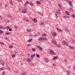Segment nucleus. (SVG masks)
Masks as SVG:
<instances>
[{
    "label": "nucleus",
    "instance_id": "nucleus-56",
    "mask_svg": "<svg viewBox=\"0 0 75 75\" xmlns=\"http://www.w3.org/2000/svg\"><path fill=\"white\" fill-rule=\"evenodd\" d=\"M40 1L42 2V3H44V1H43V0H40Z\"/></svg>",
    "mask_w": 75,
    "mask_h": 75
},
{
    "label": "nucleus",
    "instance_id": "nucleus-23",
    "mask_svg": "<svg viewBox=\"0 0 75 75\" xmlns=\"http://www.w3.org/2000/svg\"><path fill=\"white\" fill-rule=\"evenodd\" d=\"M5 21L6 23H9V20H8V19L5 20Z\"/></svg>",
    "mask_w": 75,
    "mask_h": 75
},
{
    "label": "nucleus",
    "instance_id": "nucleus-44",
    "mask_svg": "<svg viewBox=\"0 0 75 75\" xmlns=\"http://www.w3.org/2000/svg\"><path fill=\"white\" fill-rule=\"evenodd\" d=\"M55 17H56V18H58V16H57V14H55Z\"/></svg>",
    "mask_w": 75,
    "mask_h": 75
},
{
    "label": "nucleus",
    "instance_id": "nucleus-64",
    "mask_svg": "<svg viewBox=\"0 0 75 75\" xmlns=\"http://www.w3.org/2000/svg\"><path fill=\"white\" fill-rule=\"evenodd\" d=\"M33 56L34 57H35V54H33Z\"/></svg>",
    "mask_w": 75,
    "mask_h": 75
},
{
    "label": "nucleus",
    "instance_id": "nucleus-16",
    "mask_svg": "<svg viewBox=\"0 0 75 75\" xmlns=\"http://www.w3.org/2000/svg\"><path fill=\"white\" fill-rule=\"evenodd\" d=\"M71 42V44H74L75 43V40H72Z\"/></svg>",
    "mask_w": 75,
    "mask_h": 75
},
{
    "label": "nucleus",
    "instance_id": "nucleus-49",
    "mask_svg": "<svg viewBox=\"0 0 75 75\" xmlns=\"http://www.w3.org/2000/svg\"><path fill=\"white\" fill-rule=\"evenodd\" d=\"M27 46L28 47H30V46H31V44H29L27 45Z\"/></svg>",
    "mask_w": 75,
    "mask_h": 75
},
{
    "label": "nucleus",
    "instance_id": "nucleus-2",
    "mask_svg": "<svg viewBox=\"0 0 75 75\" xmlns=\"http://www.w3.org/2000/svg\"><path fill=\"white\" fill-rule=\"evenodd\" d=\"M51 41L52 42H53V44H54V45H55L56 44H57V42H56V41H55V40L54 39H51Z\"/></svg>",
    "mask_w": 75,
    "mask_h": 75
},
{
    "label": "nucleus",
    "instance_id": "nucleus-13",
    "mask_svg": "<svg viewBox=\"0 0 75 75\" xmlns=\"http://www.w3.org/2000/svg\"><path fill=\"white\" fill-rule=\"evenodd\" d=\"M69 48L70 49H71L72 50H73V49H74L75 48V47L74 46H70L69 47Z\"/></svg>",
    "mask_w": 75,
    "mask_h": 75
},
{
    "label": "nucleus",
    "instance_id": "nucleus-9",
    "mask_svg": "<svg viewBox=\"0 0 75 75\" xmlns=\"http://www.w3.org/2000/svg\"><path fill=\"white\" fill-rule=\"evenodd\" d=\"M38 41H42L43 40V37H40L38 39Z\"/></svg>",
    "mask_w": 75,
    "mask_h": 75
},
{
    "label": "nucleus",
    "instance_id": "nucleus-55",
    "mask_svg": "<svg viewBox=\"0 0 75 75\" xmlns=\"http://www.w3.org/2000/svg\"><path fill=\"white\" fill-rule=\"evenodd\" d=\"M4 39H5V40H8V38L5 37L4 38Z\"/></svg>",
    "mask_w": 75,
    "mask_h": 75
},
{
    "label": "nucleus",
    "instance_id": "nucleus-12",
    "mask_svg": "<svg viewBox=\"0 0 75 75\" xmlns=\"http://www.w3.org/2000/svg\"><path fill=\"white\" fill-rule=\"evenodd\" d=\"M66 72L67 75H70V74H71V72H70V71L69 70L67 71H66Z\"/></svg>",
    "mask_w": 75,
    "mask_h": 75
},
{
    "label": "nucleus",
    "instance_id": "nucleus-27",
    "mask_svg": "<svg viewBox=\"0 0 75 75\" xmlns=\"http://www.w3.org/2000/svg\"><path fill=\"white\" fill-rule=\"evenodd\" d=\"M9 1H10V4H11L12 5H13V2L11 1V0H10Z\"/></svg>",
    "mask_w": 75,
    "mask_h": 75
},
{
    "label": "nucleus",
    "instance_id": "nucleus-17",
    "mask_svg": "<svg viewBox=\"0 0 75 75\" xmlns=\"http://www.w3.org/2000/svg\"><path fill=\"white\" fill-rule=\"evenodd\" d=\"M33 39H29L27 41V42H30Z\"/></svg>",
    "mask_w": 75,
    "mask_h": 75
},
{
    "label": "nucleus",
    "instance_id": "nucleus-43",
    "mask_svg": "<svg viewBox=\"0 0 75 75\" xmlns=\"http://www.w3.org/2000/svg\"><path fill=\"white\" fill-rule=\"evenodd\" d=\"M58 6L59 7H61V5L59 4H58Z\"/></svg>",
    "mask_w": 75,
    "mask_h": 75
},
{
    "label": "nucleus",
    "instance_id": "nucleus-21",
    "mask_svg": "<svg viewBox=\"0 0 75 75\" xmlns=\"http://www.w3.org/2000/svg\"><path fill=\"white\" fill-rule=\"evenodd\" d=\"M65 31H68L69 32V30L67 28H65Z\"/></svg>",
    "mask_w": 75,
    "mask_h": 75
},
{
    "label": "nucleus",
    "instance_id": "nucleus-46",
    "mask_svg": "<svg viewBox=\"0 0 75 75\" xmlns=\"http://www.w3.org/2000/svg\"><path fill=\"white\" fill-rule=\"evenodd\" d=\"M2 75H5V72L4 71H3L2 73Z\"/></svg>",
    "mask_w": 75,
    "mask_h": 75
},
{
    "label": "nucleus",
    "instance_id": "nucleus-48",
    "mask_svg": "<svg viewBox=\"0 0 75 75\" xmlns=\"http://www.w3.org/2000/svg\"><path fill=\"white\" fill-rule=\"evenodd\" d=\"M27 4L25 2V4H24V6H25H25H27Z\"/></svg>",
    "mask_w": 75,
    "mask_h": 75
},
{
    "label": "nucleus",
    "instance_id": "nucleus-50",
    "mask_svg": "<svg viewBox=\"0 0 75 75\" xmlns=\"http://www.w3.org/2000/svg\"><path fill=\"white\" fill-rule=\"evenodd\" d=\"M2 65H3V66H4V62L3 63H1Z\"/></svg>",
    "mask_w": 75,
    "mask_h": 75
},
{
    "label": "nucleus",
    "instance_id": "nucleus-25",
    "mask_svg": "<svg viewBox=\"0 0 75 75\" xmlns=\"http://www.w3.org/2000/svg\"><path fill=\"white\" fill-rule=\"evenodd\" d=\"M65 13L66 14L69 15V12H68V11H66Z\"/></svg>",
    "mask_w": 75,
    "mask_h": 75
},
{
    "label": "nucleus",
    "instance_id": "nucleus-61",
    "mask_svg": "<svg viewBox=\"0 0 75 75\" xmlns=\"http://www.w3.org/2000/svg\"><path fill=\"white\" fill-rule=\"evenodd\" d=\"M67 59H64V61L65 62H66V61H67Z\"/></svg>",
    "mask_w": 75,
    "mask_h": 75
},
{
    "label": "nucleus",
    "instance_id": "nucleus-1",
    "mask_svg": "<svg viewBox=\"0 0 75 75\" xmlns=\"http://www.w3.org/2000/svg\"><path fill=\"white\" fill-rule=\"evenodd\" d=\"M7 16L8 18H11L12 20H14V18H13V17L10 15L7 14Z\"/></svg>",
    "mask_w": 75,
    "mask_h": 75
},
{
    "label": "nucleus",
    "instance_id": "nucleus-8",
    "mask_svg": "<svg viewBox=\"0 0 75 75\" xmlns=\"http://www.w3.org/2000/svg\"><path fill=\"white\" fill-rule=\"evenodd\" d=\"M68 2L69 3V4L70 6H72V1H68Z\"/></svg>",
    "mask_w": 75,
    "mask_h": 75
},
{
    "label": "nucleus",
    "instance_id": "nucleus-34",
    "mask_svg": "<svg viewBox=\"0 0 75 75\" xmlns=\"http://www.w3.org/2000/svg\"><path fill=\"white\" fill-rule=\"evenodd\" d=\"M12 57H13V58H14L15 57H16V55H15L14 54H12Z\"/></svg>",
    "mask_w": 75,
    "mask_h": 75
},
{
    "label": "nucleus",
    "instance_id": "nucleus-59",
    "mask_svg": "<svg viewBox=\"0 0 75 75\" xmlns=\"http://www.w3.org/2000/svg\"><path fill=\"white\" fill-rule=\"evenodd\" d=\"M18 2H20V1H21V0H16Z\"/></svg>",
    "mask_w": 75,
    "mask_h": 75
},
{
    "label": "nucleus",
    "instance_id": "nucleus-52",
    "mask_svg": "<svg viewBox=\"0 0 75 75\" xmlns=\"http://www.w3.org/2000/svg\"><path fill=\"white\" fill-rule=\"evenodd\" d=\"M36 56L38 58H39V56L38 54H36Z\"/></svg>",
    "mask_w": 75,
    "mask_h": 75
},
{
    "label": "nucleus",
    "instance_id": "nucleus-41",
    "mask_svg": "<svg viewBox=\"0 0 75 75\" xmlns=\"http://www.w3.org/2000/svg\"><path fill=\"white\" fill-rule=\"evenodd\" d=\"M25 3L27 4H29L30 3V2H29L28 1H26Z\"/></svg>",
    "mask_w": 75,
    "mask_h": 75
},
{
    "label": "nucleus",
    "instance_id": "nucleus-51",
    "mask_svg": "<svg viewBox=\"0 0 75 75\" xmlns=\"http://www.w3.org/2000/svg\"><path fill=\"white\" fill-rule=\"evenodd\" d=\"M14 28H15L17 29L18 28V27L17 26V25H16L14 26Z\"/></svg>",
    "mask_w": 75,
    "mask_h": 75
},
{
    "label": "nucleus",
    "instance_id": "nucleus-35",
    "mask_svg": "<svg viewBox=\"0 0 75 75\" xmlns=\"http://www.w3.org/2000/svg\"><path fill=\"white\" fill-rule=\"evenodd\" d=\"M43 40H44L45 41H47V38H43Z\"/></svg>",
    "mask_w": 75,
    "mask_h": 75
},
{
    "label": "nucleus",
    "instance_id": "nucleus-14",
    "mask_svg": "<svg viewBox=\"0 0 75 75\" xmlns=\"http://www.w3.org/2000/svg\"><path fill=\"white\" fill-rule=\"evenodd\" d=\"M33 21L34 23H37V19L34 18L33 20Z\"/></svg>",
    "mask_w": 75,
    "mask_h": 75
},
{
    "label": "nucleus",
    "instance_id": "nucleus-6",
    "mask_svg": "<svg viewBox=\"0 0 75 75\" xmlns=\"http://www.w3.org/2000/svg\"><path fill=\"white\" fill-rule=\"evenodd\" d=\"M56 29H57V31L58 32H60V33H62V30H61V29H59L58 28H56Z\"/></svg>",
    "mask_w": 75,
    "mask_h": 75
},
{
    "label": "nucleus",
    "instance_id": "nucleus-11",
    "mask_svg": "<svg viewBox=\"0 0 75 75\" xmlns=\"http://www.w3.org/2000/svg\"><path fill=\"white\" fill-rule=\"evenodd\" d=\"M34 31L33 29H31L30 30V29H27V30L28 32H31V31Z\"/></svg>",
    "mask_w": 75,
    "mask_h": 75
},
{
    "label": "nucleus",
    "instance_id": "nucleus-32",
    "mask_svg": "<svg viewBox=\"0 0 75 75\" xmlns=\"http://www.w3.org/2000/svg\"><path fill=\"white\" fill-rule=\"evenodd\" d=\"M36 3L37 4H40V2L38 1H36Z\"/></svg>",
    "mask_w": 75,
    "mask_h": 75
},
{
    "label": "nucleus",
    "instance_id": "nucleus-54",
    "mask_svg": "<svg viewBox=\"0 0 75 75\" xmlns=\"http://www.w3.org/2000/svg\"><path fill=\"white\" fill-rule=\"evenodd\" d=\"M0 62L1 63H1H3L4 62H3V61H2V60H1L0 61Z\"/></svg>",
    "mask_w": 75,
    "mask_h": 75
},
{
    "label": "nucleus",
    "instance_id": "nucleus-40",
    "mask_svg": "<svg viewBox=\"0 0 75 75\" xmlns=\"http://www.w3.org/2000/svg\"><path fill=\"white\" fill-rule=\"evenodd\" d=\"M69 10L70 11H72V8H70L69 9Z\"/></svg>",
    "mask_w": 75,
    "mask_h": 75
},
{
    "label": "nucleus",
    "instance_id": "nucleus-7",
    "mask_svg": "<svg viewBox=\"0 0 75 75\" xmlns=\"http://www.w3.org/2000/svg\"><path fill=\"white\" fill-rule=\"evenodd\" d=\"M22 12L23 14H25L26 13V12H27V11L26 10V9H24L22 10Z\"/></svg>",
    "mask_w": 75,
    "mask_h": 75
},
{
    "label": "nucleus",
    "instance_id": "nucleus-10",
    "mask_svg": "<svg viewBox=\"0 0 75 75\" xmlns=\"http://www.w3.org/2000/svg\"><path fill=\"white\" fill-rule=\"evenodd\" d=\"M11 34V33L7 31L5 33L6 35H10Z\"/></svg>",
    "mask_w": 75,
    "mask_h": 75
},
{
    "label": "nucleus",
    "instance_id": "nucleus-31",
    "mask_svg": "<svg viewBox=\"0 0 75 75\" xmlns=\"http://www.w3.org/2000/svg\"><path fill=\"white\" fill-rule=\"evenodd\" d=\"M1 29H2V30H5L6 29V28L4 26H2V28Z\"/></svg>",
    "mask_w": 75,
    "mask_h": 75
},
{
    "label": "nucleus",
    "instance_id": "nucleus-26",
    "mask_svg": "<svg viewBox=\"0 0 75 75\" xmlns=\"http://www.w3.org/2000/svg\"><path fill=\"white\" fill-rule=\"evenodd\" d=\"M40 25L43 26L44 25V22H42L40 24Z\"/></svg>",
    "mask_w": 75,
    "mask_h": 75
},
{
    "label": "nucleus",
    "instance_id": "nucleus-22",
    "mask_svg": "<svg viewBox=\"0 0 75 75\" xmlns=\"http://www.w3.org/2000/svg\"><path fill=\"white\" fill-rule=\"evenodd\" d=\"M24 21L25 22H28V20L27 19H24Z\"/></svg>",
    "mask_w": 75,
    "mask_h": 75
},
{
    "label": "nucleus",
    "instance_id": "nucleus-62",
    "mask_svg": "<svg viewBox=\"0 0 75 75\" xmlns=\"http://www.w3.org/2000/svg\"><path fill=\"white\" fill-rule=\"evenodd\" d=\"M38 13H39V14H41V12L40 11H39L38 12Z\"/></svg>",
    "mask_w": 75,
    "mask_h": 75
},
{
    "label": "nucleus",
    "instance_id": "nucleus-20",
    "mask_svg": "<svg viewBox=\"0 0 75 75\" xmlns=\"http://www.w3.org/2000/svg\"><path fill=\"white\" fill-rule=\"evenodd\" d=\"M45 62H48V59L47 58H45Z\"/></svg>",
    "mask_w": 75,
    "mask_h": 75
},
{
    "label": "nucleus",
    "instance_id": "nucleus-24",
    "mask_svg": "<svg viewBox=\"0 0 75 75\" xmlns=\"http://www.w3.org/2000/svg\"><path fill=\"white\" fill-rule=\"evenodd\" d=\"M63 17L64 18H69V17H68V16H63Z\"/></svg>",
    "mask_w": 75,
    "mask_h": 75
},
{
    "label": "nucleus",
    "instance_id": "nucleus-53",
    "mask_svg": "<svg viewBox=\"0 0 75 75\" xmlns=\"http://www.w3.org/2000/svg\"><path fill=\"white\" fill-rule=\"evenodd\" d=\"M13 48V46L11 45H10L9 46V48Z\"/></svg>",
    "mask_w": 75,
    "mask_h": 75
},
{
    "label": "nucleus",
    "instance_id": "nucleus-57",
    "mask_svg": "<svg viewBox=\"0 0 75 75\" xmlns=\"http://www.w3.org/2000/svg\"><path fill=\"white\" fill-rule=\"evenodd\" d=\"M9 31H12V29H11V28L9 29Z\"/></svg>",
    "mask_w": 75,
    "mask_h": 75
},
{
    "label": "nucleus",
    "instance_id": "nucleus-15",
    "mask_svg": "<svg viewBox=\"0 0 75 75\" xmlns=\"http://www.w3.org/2000/svg\"><path fill=\"white\" fill-rule=\"evenodd\" d=\"M52 34L53 36H56L57 35V34L55 33H52Z\"/></svg>",
    "mask_w": 75,
    "mask_h": 75
},
{
    "label": "nucleus",
    "instance_id": "nucleus-58",
    "mask_svg": "<svg viewBox=\"0 0 75 75\" xmlns=\"http://www.w3.org/2000/svg\"><path fill=\"white\" fill-rule=\"evenodd\" d=\"M0 43L1 44H3V45H4V44L3 42H0Z\"/></svg>",
    "mask_w": 75,
    "mask_h": 75
},
{
    "label": "nucleus",
    "instance_id": "nucleus-63",
    "mask_svg": "<svg viewBox=\"0 0 75 75\" xmlns=\"http://www.w3.org/2000/svg\"><path fill=\"white\" fill-rule=\"evenodd\" d=\"M3 5V4L1 3H0V6H2V5Z\"/></svg>",
    "mask_w": 75,
    "mask_h": 75
},
{
    "label": "nucleus",
    "instance_id": "nucleus-4",
    "mask_svg": "<svg viewBox=\"0 0 75 75\" xmlns=\"http://www.w3.org/2000/svg\"><path fill=\"white\" fill-rule=\"evenodd\" d=\"M50 54L52 55H56L55 53L54 52V51L52 50H50Z\"/></svg>",
    "mask_w": 75,
    "mask_h": 75
},
{
    "label": "nucleus",
    "instance_id": "nucleus-45",
    "mask_svg": "<svg viewBox=\"0 0 75 75\" xmlns=\"http://www.w3.org/2000/svg\"><path fill=\"white\" fill-rule=\"evenodd\" d=\"M3 31L1 30H0V34H2Z\"/></svg>",
    "mask_w": 75,
    "mask_h": 75
},
{
    "label": "nucleus",
    "instance_id": "nucleus-3",
    "mask_svg": "<svg viewBox=\"0 0 75 75\" xmlns=\"http://www.w3.org/2000/svg\"><path fill=\"white\" fill-rule=\"evenodd\" d=\"M62 43L63 44H64V45L66 46H68V43L66 42L65 40L63 41Z\"/></svg>",
    "mask_w": 75,
    "mask_h": 75
},
{
    "label": "nucleus",
    "instance_id": "nucleus-29",
    "mask_svg": "<svg viewBox=\"0 0 75 75\" xmlns=\"http://www.w3.org/2000/svg\"><path fill=\"white\" fill-rule=\"evenodd\" d=\"M32 51L33 52H35V50L34 48H32Z\"/></svg>",
    "mask_w": 75,
    "mask_h": 75
},
{
    "label": "nucleus",
    "instance_id": "nucleus-5",
    "mask_svg": "<svg viewBox=\"0 0 75 75\" xmlns=\"http://www.w3.org/2000/svg\"><path fill=\"white\" fill-rule=\"evenodd\" d=\"M39 49V50H40V51H42V47H40V46L37 45L36 46Z\"/></svg>",
    "mask_w": 75,
    "mask_h": 75
},
{
    "label": "nucleus",
    "instance_id": "nucleus-38",
    "mask_svg": "<svg viewBox=\"0 0 75 75\" xmlns=\"http://www.w3.org/2000/svg\"><path fill=\"white\" fill-rule=\"evenodd\" d=\"M9 28H10L8 26H7L6 27V30H9Z\"/></svg>",
    "mask_w": 75,
    "mask_h": 75
},
{
    "label": "nucleus",
    "instance_id": "nucleus-60",
    "mask_svg": "<svg viewBox=\"0 0 75 75\" xmlns=\"http://www.w3.org/2000/svg\"><path fill=\"white\" fill-rule=\"evenodd\" d=\"M7 69H8L9 70V71H10V69L9 68V67H8Z\"/></svg>",
    "mask_w": 75,
    "mask_h": 75
},
{
    "label": "nucleus",
    "instance_id": "nucleus-19",
    "mask_svg": "<svg viewBox=\"0 0 75 75\" xmlns=\"http://www.w3.org/2000/svg\"><path fill=\"white\" fill-rule=\"evenodd\" d=\"M29 4L31 6H34V4L31 2H29Z\"/></svg>",
    "mask_w": 75,
    "mask_h": 75
},
{
    "label": "nucleus",
    "instance_id": "nucleus-39",
    "mask_svg": "<svg viewBox=\"0 0 75 75\" xmlns=\"http://www.w3.org/2000/svg\"><path fill=\"white\" fill-rule=\"evenodd\" d=\"M72 17H73V18H75V15L73 14H72Z\"/></svg>",
    "mask_w": 75,
    "mask_h": 75
},
{
    "label": "nucleus",
    "instance_id": "nucleus-33",
    "mask_svg": "<svg viewBox=\"0 0 75 75\" xmlns=\"http://www.w3.org/2000/svg\"><path fill=\"white\" fill-rule=\"evenodd\" d=\"M33 36H34V38H37V35L36 34L34 35Z\"/></svg>",
    "mask_w": 75,
    "mask_h": 75
},
{
    "label": "nucleus",
    "instance_id": "nucleus-37",
    "mask_svg": "<svg viewBox=\"0 0 75 75\" xmlns=\"http://www.w3.org/2000/svg\"><path fill=\"white\" fill-rule=\"evenodd\" d=\"M27 61H28V62H30L31 61V60L29 59H27Z\"/></svg>",
    "mask_w": 75,
    "mask_h": 75
},
{
    "label": "nucleus",
    "instance_id": "nucleus-42",
    "mask_svg": "<svg viewBox=\"0 0 75 75\" xmlns=\"http://www.w3.org/2000/svg\"><path fill=\"white\" fill-rule=\"evenodd\" d=\"M4 69H5L4 68H1V71H3V70H4Z\"/></svg>",
    "mask_w": 75,
    "mask_h": 75
},
{
    "label": "nucleus",
    "instance_id": "nucleus-47",
    "mask_svg": "<svg viewBox=\"0 0 75 75\" xmlns=\"http://www.w3.org/2000/svg\"><path fill=\"white\" fill-rule=\"evenodd\" d=\"M31 57L32 59L34 58V56H33V55H31Z\"/></svg>",
    "mask_w": 75,
    "mask_h": 75
},
{
    "label": "nucleus",
    "instance_id": "nucleus-36",
    "mask_svg": "<svg viewBox=\"0 0 75 75\" xmlns=\"http://www.w3.org/2000/svg\"><path fill=\"white\" fill-rule=\"evenodd\" d=\"M25 73L23 72L21 73V75H25Z\"/></svg>",
    "mask_w": 75,
    "mask_h": 75
},
{
    "label": "nucleus",
    "instance_id": "nucleus-30",
    "mask_svg": "<svg viewBox=\"0 0 75 75\" xmlns=\"http://www.w3.org/2000/svg\"><path fill=\"white\" fill-rule=\"evenodd\" d=\"M56 44V45H57V46H58V47H61V45H60V44Z\"/></svg>",
    "mask_w": 75,
    "mask_h": 75
},
{
    "label": "nucleus",
    "instance_id": "nucleus-18",
    "mask_svg": "<svg viewBox=\"0 0 75 75\" xmlns=\"http://www.w3.org/2000/svg\"><path fill=\"white\" fill-rule=\"evenodd\" d=\"M41 35H42V37H45L47 36V34H41Z\"/></svg>",
    "mask_w": 75,
    "mask_h": 75
},
{
    "label": "nucleus",
    "instance_id": "nucleus-28",
    "mask_svg": "<svg viewBox=\"0 0 75 75\" xmlns=\"http://www.w3.org/2000/svg\"><path fill=\"white\" fill-rule=\"evenodd\" d=\"M57 59V57H54L53 58V60H55V59Z\"/></svg>",
    "mask_w": 75,
    "mask_h": 75
}]
</instances>
